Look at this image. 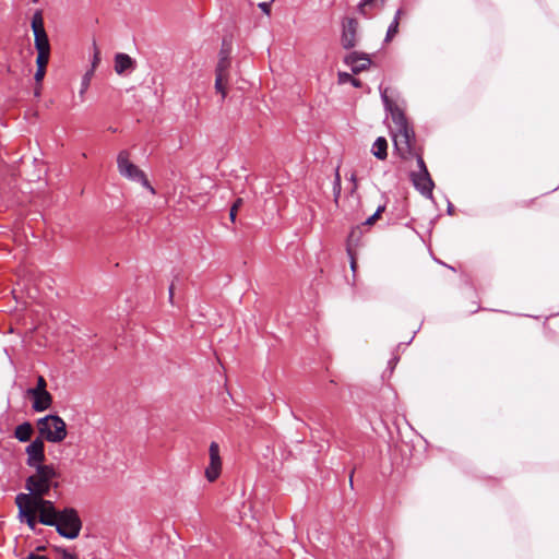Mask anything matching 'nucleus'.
<instances>
[{
	"label": "nucleus",
	"instance_id": "nucleus-20",
	"mask_svg": "<svg viewBox=\"0 0 559 559\" xmlns=\"http://www.w3.org/2000/svg\"><path fill=\"white\" fill-rule=\"evenodd\" d=\"M32 29L34 35L46 33L44 27V20L40 11H36L32 17Z\"/></svg>",
	"mask_w": 559,
	"mask_h": 559
},
{
	"label": "nucleus",
	"instance_id": "nucleus-16",
	"mask_svg": "<svg viewBox=\"0 0 559 559\" xmlns=\"http://www.w3.org/2000/svg\"><path fill=\"white\" fill-rule=\"evenodd\" d=\"M404 16H406V11L403 8H400L395 12L393 21L390 23V25L388 27V32H386V35H385V41L386 43L391 41L399 34L400 21Z\"/></svg>",
	"mask_w": 559,
	"mask_h": 559
},
{
	"label": "nucleus",
	"instance_id": "nucleus-36",
	"mask_svg": "<svg viewBox=\"0 0 559 559\" xmlns=\"http://www.w3.org/2000/svg\"><path fill=\"white\" fill-rule=\"evenodd\" d=\"M62 557H63L64 559H78L76 555H74V554H70V552H68L67 550H64V551H63Z\"/></svg>",
	"mask_w": 559,
	"mask_h": 559
},
{
	"label": "nucleus",
	"instance_id": "nucleus-13",
	"mask_svg": "<svg viewBox=\"0 0 559 559\" xmlns=\"http://www.w3.org/2000/svg\"><path fill=\"white\" fill-rule=\"evenodd\" d=\"M412 180L416 189L419 190L421 194L426 197L431 195L433 182L427 169H424V173L413 174Z\"/></svg>",
	"mask_w": 559,
	"mask_h": 559
},
{
	"label": "nucleus",
	"instance_id": "nucleus-19",
	"mask_svg": "<svg viewBox=\"0 0 559 559\" xmlns=\"http://www.w3.org/2000/svg\"><path fill=\"white\" fill-rule=\"evenodd\" d=\"M33 426L31 423L25 421L19 426H16L14 430V437L21 441V442H27L29 441L32 435H33Z\"/></svg>",
	"mask_w": 559,
	"mask_h": 559
},
{
	"label": "nucleus",
	"instance_id": "nucleus-5",
	"mask_svg": "<svg viewBox=\"0 0 559 559\" xmlns=\"http://www.w3.org/2000/svg\"><path fill=\"white\" fill-rule=\"evenodd\" d=\"M56 527L58 534L68 539H74L79 536L82 528V521L78 511L73 508H64L57 516Z\"/></svg>",
	"mask_w": 559,
	"mask_h": 559
},
{
	"label": "nucleus",
	"instance_id": "nucleus-18",
	"mask_svg": "<svg viewBox=\"0 0 559 559\" xmlns=\"http://www.w3.org/2000/svg\"><path fill=\"white\" fill-rule=\"evenodd\" d=\"M388 142L385 140V138L383 136H379L373 145H372V154L376 158L380 159V160H384L388 156Z\"/></svg>",
	"mask_w": 559,
	"mask_h": 559
},
{
	"label": "nucleus",
	"instance_id": "nucleus-34",
	"mask_svg": "<svg viewBox=\"0 0 559 559\" xmlns=\"http://www.w3.org/2000/svg\"><path fill=\"white\" fill-rule=\"evenodd\" d=\"M417 157V163H418V166H419V173H424V169H427L426 168V165H425V162L423 159V157L420 155H418L416 152H415V155Z\"/></svg>",
	"mask_w": 559,
	"mask_h": 559
},
{
	"label": "nucleus",
	"instance_id": "nucleus-17",
	"mask_svg": "<svg viewBox=\"0 0 559 559\" xmlns=\"http://www.w3.org/2000/svg\"><path fill=\"white\" fill-rule=\"evenodd\" d=\"M385 3V0H362L358 4V11L364 16L368 17L371 15L373 10L381 9Z\"/></svg>",
	"mask_w": 559,
	"mask_h": 559
},
{
	"label": "nucleus",
	"instance_id": "nucleus-32",
	"mask_svg": "<svg viewBox=\"0 0 559 559\" xmlns=\"http://www.w3.org/2000/svg\"><path fill=\"white\" fill-rule=\"evenodd\" d=\"M347 253L350 258V269L353 272H355L356 267H357V262H356V258H355L354 252L350 247L347 248Z\"/></svg>",
	"mask_w": 559,
	"mask_h": 559
},
{
	"label": "nucleus",
	"instance_id": "nucleus-9",
	"mask_svg": "<svg viewBox=\"0 0 559 559\" xmlns=\"http://www.w3.org/2000/svg\"><path fill=\"white\" fill-rule=\"evenodd\" d=\"M44 440L41 438H37L33 440L25 449L27 454V465L31 467H37L38 465H44L45 461V452H44Z\"/></svg>",
	"mask_w": 559,
	"mask_h": 559
},
{
	"label": "nucleus",
	"instance_id": "nucleus-15",
	"mask_svg": "<svg viewBox=\"0 0 559 559\" xmlns=\"http://www.w3.org/2000/svg\"><path fill=\"white\" fill-rule=\"evenodd\" d=\"M28 395L33 397L32 407L35 412H44L51 406L52 396L49 392H36Z\"/></svg>",
	"mask_w": 559,
	"mask_h": 559
},
{
	"label": "nucleus",
	"instance_id": "nucleus-30",
	"mask_svg": "<svg viewBox=\"0 0 559 559\" xmlns=\"http://www.w3.org/2000/svg\"><path fill=\"white\" fill-rule=\"evenodd\" d=\"M384 209H385L384 205H379L377 211L374 212V214L366 219L365 225H369V226L373 225L374 222L380 217V215L384 211Z\"/></svg>",
	"mask_w": 559,
	"mask_h": 559
},
{
	"label": "nucleus",
	"instance_id": "nucleus-26",
	"mask_svg": "<svg viewBox=\"0 0 559 559\" xmlns=\"http://www.w3.org/2000/svg\"><path fill=\"white\" fill-rule=\"evenodd\" d=\"M94 73H93V70H88L82 78V82H81V90H80V95L83 96L84 93L87 91L90 84H91V80L93 78Z\"/></svg>",
	"mask_w": 559,
	"mask_h": 559
},
{
	"label": "nucleus",
	"instance_id": "nucleus-29",
	"mask_svg": "<svg viewBox=\"0 0 559 559\" xmlns=\"http://www.w3.org/2000/svg\"><path fill=\"white\" fill-rule=\"evenodd\" d=\"M93 50H94L93 60H92V67L90 70H93V73H94L100 62V51H99L98 47L96 46V44L93 45Z\"/></svg>",
	"mask_w": 559,
	"mask_h": 559
},
{
	"label": "nucleus",
	"instance_id": "nucleus-38",
	"mask_svg": "<svg viewBox=\"0 0 559 559\" xmlns=\"http://www.w3.org/2000/svg\"><path fill=\"white\" fill-rule=\"evenodd\" d=\"M349 485L353 486V472L350 473V476H349Z\"/></svg>",
	"mask_w": 559,
	"mask_h": 559
},
{
	"label": "nucleus",
	"instance_id": "nucleus-4",
	"mask_svg": "<svg viewBox=\"0 0 559 559\" xmlns=\"http://www.w3.org/2000/svg\"><path fill=\"white\" fill-rule=\"evenodd\" d=\"M130 152L127 150H122L117 155V168L118 173L121 177L141 183L144 188H146L152 194H155V189L151 186L147 180L145 173L140 169L139 166L133 164L130 158Z\"/></svg>",
	"mask_w": 559,
	"mask_h": 559
},
{
	"label": "nucleus",
	"instance_id": "nucleus-23",
	"mask_svg": "<svg viewBox=\"0 0 559 559\" xmlns=\"http://www.w3.org/2000/svg\"><path fill=\"white\" fill-rule=\"evenodd\" d=\"M48 59H36L37 70L35 72L34 79L37 83H40L46 74V67L48 64Z\"/></svg>",
	"mask_w": 559,
	"mask_h": 559
},
{
	"label": "nucleus",
	"instance_id": "nucleus-3",
	"mask_svg": "<svg viewBox=\"0 0 559 559\" xmlns=\"http://www.w3.org/2000/svg\"><path fill=\"white\" fill-rule=\"evenodd\" d=\"M38 433L43 440L60 443L67 438L66 421L58 415H47L36 423Z\"/></svg>",
	"mask_w": 559,
	"mask_h": 559
},
{
	"label": "nucleus",
	"instance_id": "nucleus-33",
	"mask_svg": "<svg viewBox=\"0 0 559 559\" xmlns=\"http://www.w3.org/2000/svg\"><path fill=\"white\" fill-rule=\"evenodd\" d=\"M258 7L267 15L271 13V2H260Z\"/></svg>",
	"mask_w": 559,
	"mask_h": 559
},
{
	"label": "nucleus",
	"instance_id": "nucleus-14",
	"mask_svg": "<svg viewBox=\"0 0 559 559\" xmlns=\"http://www.w3.org/2000/svg\"><path fill=\"white\" fill-rule=\"evenodd\" d=\"M34 45L37 50L36 59H48L50 57V44L47 33L34 35Z\"/></svg>",
	"mask_w": 559,
	"mask_h": 559
},
{
	"label": "nucleus",
	"instance_id": "nucleus-2",
	"mask_svg": "<svg viewBox=\"0 0 559 559\" xmlns=\"http://www.w3.org/2000/svg\"><path fill=\"white\" fill-rule=\"evenodd\" d=\"M58 473L53 465H38L35 473L27 477L25 487L28 493H19L17 496H33L44 498L51 488L59 486L56 478Z\"/></svg>",
	"mask_w": 559,
	"mask_h": 559
},
{
	"label": "nucleus",
	"instance_id": "nucleus-8",
	"mask_svg": "<svg viewBox=\"0 0 559 559\" xmlns=\"http://www.w3.org/2000/svg\"><path fill=\"white\" fill-rule=\"evenodd\" d=\"M15 503L19 509V519L21 522L26 523L27 526L32 530H36L37 524V518H36V511L29 503L28 496H16L15 497Z\"/></svg>",
	"mask_w": 559,
	"mask_h": 559
},
{
	"label": "nucleus",
	"instance_id": "nucleus-12",
	"mask_svg": "<svg viewBox=\"0 0 559 559\" xmlns=\"http://www.w3.org/2000/svg\"><path fill=\"white\" fill-rule=\"evenodd\" d=\"M344 61L350 67L354 73L367 70L371 63V60L367 55H360L358 52H350L345 57Z\"/></svg>",
	"mask_w": 559,
	"mask_h": 559
},
{
	"label": "nucleus",
	"instance_id": "nucleus-11",
	"mask_svg": "<svg viewBox=\"0 0 559 559\" xmlns=\"http://www.w3.org/2000/svg\"><path fill=\"white\" fill-rule=\"evenodd\" d=\"M114 69L118 75H127L134 71L136 62L129 55L118 52L115 55Z\"/></svg>",
	"mask_w": 559,
	"mask_h": 559
},
{
	"label": "nucleus",
	"instance_id": "nucleus-37",
	"mask_svg": "<svg viewBox=\"0 0 559 559\" xmlns=\"http://www.w3.org/2000/svg\"><path fill=\"white\" fill-rule=\"evenodd\" d=\"M173 298H174V284H171L170 287H169V300H170V302H173Z\"/></svg>",
	"mask_w": 559,
	"mask_h": 559
},
{
	"label": "nucleus",
	"instance_id": "nucleus-7",
	"mask_svg": "<svg viewBox=\"0 0 559 559\" xmlns=\"http://www.w3.org/2000/svg\"><path fill=\"white\" fill-rule=\"evenodd\" d=\"M209 465L205 468L204 475L205 478L213 483L215 481L222 473V459L219 454V445L217 442H211L209 447Z\"/></svg>",
	"mask_w": 559,
	"mask_h": 559
},
{
	"label": "nucleus",
	"instance_id": "nucleus-6",
	"mask_svg": "<svg viewBox=\"0 0 559 559\" xmlns=\"http://www.w3.org/2000/svg\"><path fill=\"white\" fill-rule=\"evenodd\" d=\"M29 503L38 514V521L48 526H52L57 523V516L59 514V510L55 508V504L50 500H46L41 497H33L28 496Z\"/></svg>",
	"mask_w": 559,
	"mask_h": 559
},
{
	"label": "nucleus",
	"instance_id": "nucleus-24",
	"mask_svg": "<svg viewBox=\"0 0 559 559\" xmlns=\"http://www.w3.org/2000/svg\"><path fill=\"white\" fill-rule=\"evenodd\" d=\"M341 190H342V183H341V175H340V168L337 167L335 170V177L333 182V195H334V202L337 204L340 197H341Z\"/></svg>",
	"mask_w": 559,
	"mask_h": 559
},
{
	"label": "nucleus",
	"instance_id": "nucleus-10",
	"mask_svg": "<svg viewBox=\"0 0 559 559\" xmlns=\"http://www.w3.org/2000/svg\"><path fill=\"white\" fill-rule=\"evenodd\" d=\"M358 22L355 19H347L343 24L342 46L345 49L353 48L357 41Z\"/></svg>",
	"mask_w": 559,
	"mask_h": 559
},
{
	"label": "nucleus",
	"instance_id": "nucleus-25",
	"mask_svg": "<svg viewBox=\"0 0 559 559\" xmlns=\"http://www.w3.org/2000/svg\"><path fill=\"white\" fill-rule=\"evenodd\" d=\"M338 83L340 84H345V83H350L353 84L355 87H360L361 86V82L355 78H353L349 73L347 72H340L338 73Z\"/></svg>",
	"mask_w": 559,
	"mask_h": 559
},
{
	"label": "nucleus",
	"instance_id": "nucleus-31",
	"mask_svg": "<svg viewBox=\"0 0 559 559\" xmlns=\"http://www.w3.org/2000/svg\"><path fill=\"white\" fill-rule=\"evenodd\" d=\"M349 180L352 182L350 194L353 195L358 189V182L355 173H352Z\"/></svg>",
	"mask_w": 559,
	"mask_h": 559
},
{
	"label": "nucleus",
	"instance_id": "nucleus-28",
	"mask_svg": "<svg viewBox=\"0 0 559 559\" xmlns=\"http://www.w3.org/2000/svg\"><path fill=\"white\" fill-rule=\"evenodd\" d=\"M243 201L241 198H238L234 204L231 205L230 207V211H229V218L233 223H235L236 221V216H237V212L238 210L240 209V206L242 205Z\"/></svg>",
	"mask_w": 559,
	"mask_h": 559
},
{
	"label": "nucleus",
	"instance_id": "nucleus-1",
	"mask_svg": "<svg viewBox=\"0 0 559 559\" xmlns=\"http://www.w3.org/2000/svg\"><path fill=\"white\" fill-rule=\"evenodd\" d=\"M381 98L394 123V129L391 131L394 148L402 158H409L415 155L414 130L409 126L404 111L389 98L386 88L381 91Z\"/></svg>",
	"mask_w": 559,
	"mask_h": 559
},
{
	"label": "nucleus",
	"instance_id": "nucleus-21",
	"mask_svg": "<svg viewBox=\"0 0 559 559\" xmlns=\"http://www.w3.org/2000/svg\"><path fill=\"white\" fill-rule=\"evenodd\" d=\"M227 84H228V78L227 76H221L215 75V91L221 94L222 99H225L227 96Z\"/></svg>",
	"mask_w": 559,
	"mask_h": 559
},
{
	"label": "nucleus",
	"instance_id": "nucleus-35",
	"mask_svg": "<svg viewBox=\"0 0 559 559\" xmlns=\"http://www.w3.org/2000/svg\"><path fill=\"white\" fill-rule=\"evenodd\" d=\"M25 559H48L47 557L45 556H41V555H37V554H29Z\"/></svg>",
	"mask_w": 559,
	"mask_h": 559
},
{
	"label": "nucleus",
	"instance_id": "nucleus-22",
	"mask_svg": "<svg viewBox=\"0 0 559 559\" xmlns=\"http://www.w3.org/2000/svg\"><path fill=\"white\" fill-rule=\"evenodd\" d=\"M230 62L227 56H222L215 69V75L227 76Z\"/></svg>",
	"mask_w": 559,
	"mask_h": 559
},
{
	"label": "nucleus",
	"instance_id": "nucleus-27",
	"mask_svg": "<svg viewBox=\"0 0 559 559\" xmlns=\"http://www.w3.org/2000/svg\"><path fill=\"white\" fill-rule=\"evenodd\" d=\"M46 380L43 376H39L37 378V385L35 388L28 389L27 393H36V392H48L46 390Z\"/></svg>",
	"mask_w": 559,
	"mask_h": 559
}]
</instances>
